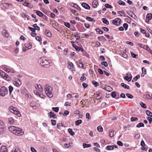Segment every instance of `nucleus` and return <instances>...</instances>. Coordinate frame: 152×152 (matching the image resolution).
<instances>
[{
    "instance_id": "a211bd4d",
    "label": "nucleus",
    "mask_w": 152,
    "mask_h": 152,
    "mask_svg": "<svg viewBox=\"0 0 152 152\" xmlns=\"http://www.w3.org/2000/svg\"><path fill=\"white\" fill-rule=\"evenodd\" d=\"M98 5V1L97 0H94L92 3V6L94 8H96Z\"/></svg>"
},
{
    "instance_id": "423d86ee",
    "label": "nucleus",
    "mask_w": 152,
    "mask_h": 152,
    "mask_svg": "<svg viewBox=\"0 0 152 152\" xmlns=\"http://www.w3.org/2000/svg\"><path fill=\"white\" fill-rule=\"evenodd\" d=\"M112 23L114 25L118 26L121 23V20L120 18H116L112 20Z\"/></svg>"
},
{
    "instance_id": "5fc2aeb1",
    "label": "nucleus",
    "mask_w": 152,
    "mask_h": 152,
    "mask_svg": "<svg viewBox=\"0 0 152 152\" xmlns=\"http://www.w3.org/2000/svg\"><path fill=\"white\" fill-rule=\"evenodd\" d=\"M12 152H21L20 150L18 148H16L14 150L12 151Z\"/></svg>"
},
{
    "instance_id": "5701e85b",
    "label": "nucleus",
    "mask_w": 152,
    "mask_h": 152,
    "mask_svg": "<svg viewBox=\"0 0 152 152\" xmlns=\"http://www.w3.org/2000/svg\"><path fill=\"white\" fill-rule=\"evenodd\" d=\"M6 74H7L5 73L0 69V75L3 78L5 77V76L6 75Z\"/></svg>"
},
{
    "instance_id": "09e8293b",
    "label": "nucleus",
    "mask_w": 152,
    "mask_h": 152,
    "mask_svg": "<svg viewBox=\"0 0 152 152\" xmlns=\"http://www.w3.org/2000/svg\"><path fill=\"white\" fill-rule=\"evenodd\" d=\"M110 136L111 137H113V136L114 131L113 130H111L109 131Z\"/></svg>"
},
{
    "instance_id": "ea45409f",
    "label": "nucleus",
    "mask_w": 152,
    "mask_h": 152,
    "mask_svg": "<svg viewBox=\"0 0 152 152\" xmlns=\"http://www.w3.org/2000/svg\"><path fill=\"white\" fill-rule=\"evenodd\" d=\"M146 113L148 116H150L152 117V113L149 110H147L146 111Z\"/></svg>"
},
{
    "instance_id": "f8f14e48",
    "label": "nucleus",
    "mask_w": 152,
    "mask_h": 152,
    "mask_svg": "<svg viewBox=\"0 0 152 152\" xmlns=\"http://www.w3.org/2000/svg\"><path fill=\"white\" fill-rule=\"evenodd\" d=\"M4 126L3 122L0 121V132H2L4 131Z\"/></svg>"
},
{
    "instance_id": "49530a36",
    "label": "nucleus",
    "mask_w": 152,
    "mask_h": 152,
    "mask_svg": "<svg viewBox=\"0 0 152 152\" xmlns=\"http://www.w3.org/2000/svg\"><path fill=\"white\" fill-rule=\"evenodd\" d=\"M140 75H137L132 80V82H134L136 81L138 79L140 78Z\"/></svg>"
},
{
    "instance_id": "473e14b6",
    "label": "nucleus",
    "mask_w": 152,
    "mask_h": 152,
    "mask_svg": "<svg viewBox=\"0 0 152 152\" xmlns=\"http://www.w3.org/2000/svg\"><path fill=\"white\" fill-rule=\"evenodd\" d=\"M91 34H83L82 35V37L83 38H86V37H88L89 36H91Z\"/></svg>"
},
{
    "instance_id": "f03ea898",
    "label": "nucleus",
    "mask_w": 152,
    "mask_h": 152,
    "mask_svg": "<svg viewBox=\"0 0 152 152\" xmlns=\"http://www.w3.org/2000/svg\"><path fill=\"white\" fill-rule=\"evenodd\" d=\"M44 89L47 96L50 98H52L53 96V94L52 93V87L46 84L44 86Z\"/></svg>"
},
{
    "instance_id": "de8ad7c7",
    "label": "nucleus",
    "mask_w": 152,
    "mask_h": 152,
    "mask_svg": "<svg viewBox=\"0 0 152 152\" xmlns=\"http://www.w3.org/2000/svg\"><path fill=\"white\" fill-rule=\"evenodd\" d=\"M8 88L9 91V93L10 94H11V92H12L13 90V87L11 86H10L8 87Z\"/></svg>"
},
{
    "instance_id": "13d9d810",
    "label": "nucleus",
    "mask_w": 152,
    "mask_h": 152,
    "mask_svg": "<svg viewBox=\"0 0 152 152\" xmlns=\"http://www.w3.org/2000/svg\"><path fill=\"white\" fill-rule=\"evenodd\" d=\"M126 95L129 98L132 99L133 98V96L130 94H126Z\"/></svg>"
},
{
    "instance_id": "ddd939ff",
    "label": "nucleus",
    "mask_w": 152,
    "mask_h": 152,
    "mask_svg": "<svg viewBox=\"0 0 152 152\" xmlns=\"http://www.w3.org/2000/svg\"><path fill=\"white\" fill-rule=\"evenodd\" d=\"M35 87L36 89L40 91H42L43 90V88H42L41 85H36Z\"/></svg>"
},
{
    "instance_id": "a19ab883",
    "label": "nucleus",
    "mask_w": 152,
    "mask_h": 152,
    "mask_svg": "<svg viewBox=\"0 0 152 152\" xmlns=\"http://www.w3.org/2000/svg\"><path fill=\"white\" fill-rule=\"evenodd\" d=\"M83 148H86L90 147L91 146V144H88L86 143H84L83 145Z\"/></svg>"
},
{
    "instance_id": "37998d69",
    "label": "nucleus",
    "mask_w": 152,
    "mask_h": 152,
    "mask_svg": "<svg viewBox=\"0 0 152 152\" xmlns=\"http://www.w3.org/2000/svg\"><path fill=\"white\" fill-rule=\"evenodd\" d=\"M144 124L142 123H140L138 124L137 126L136 127L137 128H140L141 127H144Z\"/></svg>"
},
{
    "instance_id": "f3484780",
    "label": "nucleus",
    "mask_w": 152,
    "mask_h": 152,
    "mask_svg": "<svg viewBox=\"0 0 152 152\" xmlns=\"http://www.w3.org/2000/svg\"><path fill=\"white\" fill-rule=\"evenodd\" d=\"M3 36L6 38H8L9 36V34L6 30H4L2 32Z\"/></svg>"
},
{
    "instance_id": "4c0bfd02",
    "label": "nucleus",
    "mask_w": 152,
    "mask_h": 152,
    "mask_svg": "<svg viewBox=\"0 0 152 152\" xmlns=\"http://www.w3.org/2000/svg\"><path fill=\"white\" fill-rule=\"evenodd\" d=\"M140 104L142 107L143 108H146L147 106L144 103L142 102H140Z\"/></svg>"
},
{
    "instance_id": "c85d7f7f",
    "label": "nucleus",
    "mask_w": 152,
    "mask_h": 152,
    "mask_svg": "<svg viewBox=\"0 0 152 152\" xmlns=\"http://www.w3.org/2000/svg\"><path fill=\"white\" fill-rule=\"evenodd\" d=\"M45 34L48 37H51V33L49 30H46Z\"/></svg>"
},
{
    "instance_id": "c9c22d12",
    "label": "nucleus",
    "mask_w": 152,
    "mask_h": 152,
    "mask_svg": "<svg viewBox=\"0 0 152 152\" xmlns=\"http://www.w3.org/2000/svg\"><path fill=\"white\" fill-rule=\"evenodd\" d=\"M23 5L24 6H28L29 7H31L32 6L31 4L30 3L26 2H24L23 4Z\"/></svg>"
},
{
    "instance_id": "c756f323",
    "label": "nucleus",
    "mask_w": 152,
    "mask_h": 152,
    "mask_svg": "<svg viewBox=\"0 0 152 152\" xmlns=\"http://www.w3.org/2000/svg\"><path fill=\"white\" fill-rule=\"evenodd\" d=\"M144 49L146 50H147L149 51V52L152 54V51L149 48L148 45L145 46Z\"/></svg>"
},
{
    "instance_id": "0e129e2a",
    "label": "nucleus",
    "mask_w": 152,
    "mask_h": 152,
    "mask_svg": "<svg viewBox=\"0 0 152 152\" xmlns=\"http://www.w3.org/2000/svg\"><path fill=\"white\" fill-rule=\"evenodd\" d=\"M140 145L142 147H144L145 146V144L144 141L142 140L140 142Z\"/></svg>"
},
{
    "instance_id": "20e7f679",
    "label": "nucleus",
    "mask_w": 152,
    "mask_h": 152,
    "mask_svg": "<svg viewBox=\"0 0 152 152\" xmlns=\"http://www.w3.org/2000/svg\"><path fill=\"white\" fill-rule=\"evenodd\" d=\"M9 110L11 112L17 115L19 117L20 116L21 114L20 113L15 107L12 106H10L9 107Z\"/></svg>"
},
{
    "instance_id": "412c9836",
    "label": "nucleus",
    "mask_w": 152,
    "mask_h": 152,
    "mask_svg": "<svg viewBox=\"0 0 152 152\" xmlns=\"http://www.w3.org/2000/svg\"><path fill=\"white\" fill-rule=\"evenodd\" d=\"M8 123L10 124H13L14 123V121L13 118L12 117L9 118Z\"/></svg>"
},
{
    "instance_id": "4468645a",
    "label": "nucleus",
    "mask_w": 152,
    "mask_h": 152,
    "mask_svg": "<svg viewBox=\"0 0 152 152\" xmlns=\"http://www.w3.org/2000/svg\"><path fill=\"white\" fill-rule=\"evenodd\" d=\"M81 5L83 7L86 9L89 10L90 8V6L85 3H83L81 4Z\"/></svg>"
},
{
    "instance_id": "774afa93",
    "label": "nucleus",
    "mask_w": 152,
    "mask_h": 152,
    "mask_svg": "<svg viewBox=\"0 0 152 152\" xmlns=\"http://www.w3.org/2000/svg\"><path fill=\"white\" fill-rule=\"evenodd\" d=\"M117 144L118 145L120 146H122L123 145V144L122 142L120 141H117Z\"/></svg>"
},
{
    "instance_id": "6e6552de",
    "label": "nucleus",
    "mask_w": 152,
    "mask_h": 152,
    "mask_svg": "<svg viewBox=\"0 0 152 152\" xmlns=\"http://www.w3.org/2000/svg\"><path fill=\"white\" fill-rule=\"evenodd\" d=\"M13 83L16 86L18 87L21 85L22 83L20 80L17 78L15 80V81L13 82Z\"/></svg>"
},
{
    "instance_id": "6ab92c4d",
    "label": "nucleus",
    "mask_w": 152,
    "mask_h": 152,
    "mask_svg": "<svg viewBox=\"0 0 152 152\" xmlns=\"http://www.w3.org/2000/svg\"><path fill=\"white\" fill-rule=\"evenodd\" d=\"M142 73L141 74V76L142 77H143L146 74V69L144 67H143L142 68Z\"/></svg>"
},
{
    "instance_id": "bb28decb",
    "label": "nucleus",
    "mask_w": 152,
    "mask_h": 152,
    "mask_svg": "<svg viewBox=\"0 0 152 152\" xmlns=\"http://www.w3.org/2000/svg\"><path fill=\"white\" fill-rule=\"evenodd\" d=\"M77 65L79 67L83 69L84 68L83 64L82 62L80 61H79L77 63Z\"/></svg>"
},
{
    "instance_id": "39448f33",
    "label": "nucleus",
    "mask_w": 152,
    "mask_h": 152,
    "mask_svg": "<svg viewBox=\"0 0 152 152\" xmlns=\"http://www.w3.org/2000/svg\"><path fill=\"white\" fill-rule=\"evenodd\" d=\"M8 91L7 89L4 86L2 87L0 89V95L2 96H4L7 94Z\"/></svg>"
},
{
    "instance_id": "3c124183",
    "label": "nucleus",
    "mask_w": 152,
    "mask_h": 152,
    "mask_svg": "<svg viewBox=\"0 0 152 152\" xmlns=\"http://www.w3.org/2000/svg\"><path fill=\"white\" fill-rule=\"evenodd\" d=\"M92 83L95 87H96L99 85V83L94 80L92 81Z\"/></svg>"
},
{
    "instance_id": "e433bc0d",
    "label": "nucleus",
    "mask_w": 152,
    "mask_h": 152,
    "mask_svg": "<svg viewBox=\"0 0 152 152\" xmlns=\"http://www.w3.org/2000/svg\"><path fill=\"white\" fill-rule=\"evenodd\" d=\"M86 19L87 20L90 21L94 22L95 21V20L94 19L92 18L89 17H87L86 18Z\"/></svg>"
},
{
    "instance_id": "6e6d98bb",
    "label": "nucleus",
    "mask_w": 152,
    "mask_h": 152,
    "mask_svg": "<svg viewBox=\"0 0 152 152\" xmlns=\"http://www.w3.org/2000/svg\"><path fill=\"white\" fill-rule=\"evenodd\" d=\"M118 4L121 5H125V3L122 1L120 0L118 1Z\"/></svg>"
},
{
    "instance_id": "9d476101",
    "label": "nucleus",
    "mask_w": 152,
    "mask_h": 152,
    "mask_svg": "<svg viewBox=\"0 0 152 152\" xmlns=\"http://www.w3.org/2000/svg\"><path fill=\"white\" fill-rule=\"evenodd\" d=\"M20 90H21V93L27 97L28 96V91L26 89L24 88H22Z\"/></svg>"
},
{
    "instance_id": "bf43d9fd",
    "label": "nucleus",
    "mask_w": 152,
    "mask_h": 152,
    "mask_svg": "<svg viewBox=\"0 0 152 152\" xmlns=\"http://www.w3.org/2000/svg\"><path fill=\"white\" fill-rule=\"evenodd\" d=\"M123 26L124 27V28H125V30H126L127 29L128 27V25L127 23H124L123 24Z\"/></svg>"
},
{
    "instance_id": "7ed1b4c3",
    "label": "nucleus",
    "mask_w": 152,
    "mask_h": 152,
    "mask_svg": "<svg viewBox=\"0 0 152 152\" xmlns=\"http://www.w3.org/2000/svg\"><path fill=\"white\" fill-rule=\"evenodd\" d=\"M38 62L42 66L45 67H47V66H48L49 64L51 62L50 60H46L44 57H42L39 58L38 60Z\"/></svg>"
},
{
    "instance_id": "1a4fd4ad",
    "label": "nucleus",
    "mask_w": 152,
    "mask_h": 152,
    "mask_svg": "<svg viewBox=\"0 0 152 152\" xmlns=\"http://www.w3.org/2000/svg\"><path fill=\"white\" fill-rule=\"evenodd\" d=\"M34 93L35 94H37V95L39 96L40 98L43 99H45V98L46 97L42 93L38 92L36 91H34Z\"/></svg>"
},
{
    "instance_id": "052dcab7",
    "label": "nucleus",
    "mask_w": 152,
    "mask_h": 152,
    "mask_svg": "<svg viewBox=\"0 0 152 152\" xmlns=\"http://www.w3.org/2000/svg\"><path fill=\"white\" fill-rule=\"evenodd\" d=\"M96 96H95L96 99L97 100L100 99L101 97L99 96V93L97 94H96Z\"/></svg>"
},
{
    "instance_id": "2eb2a0df",
    "label": "nucleus",
    "mask_w": 152,
    "mask_h": 152,
    "mask_svg": "<svg viewBox=\"0 0 152 152\" xmlns=\"http://www.w3.org/2000/svg\"><path fill=\"white\" fill-rule=\"evenodd\" d=\"M0 152H8L7 147L5 146H2Z\"/></svg>"
},
{
    "instance_id": "9b49d317",
    "label": "nucleus",
    "mask_w": 152,
    "mask_h": 152,
    "mask_svg": "<svg viewBox=\"0 0 152 152\" xmlns=\"http://www.w3.org/2000/svg\"><path fill=\"white\" fill-rule=\"evenodd\" d=\"M68 68L69 69H71L72 71L74 70V67L73 64L71 62H69L68 63Z\"/></svg>"
},
{
    "instance_id": "b1692460",
    "label": "nucleus",
    "mask_w": 152,
    "mask_h": 152,
    "mask_svg": "<svg viewBox=\"0 0 152 152\" xmlns=\"http://www.w3.org/2000/svg\"><path fill=\"white\" fill-rule=\"evenodd\" d=\"M30 106L34 109H36L37 107V106L34 102H32L30 103Z\"/></svg>"
},
{
    "instance_id": "cd10ccee",
    "label": "nucleus",
    "mask_w": 152,
    "mask_h": 152,
    "mask_svg": "<svg viewBox=\"0 0 152 152\" xmlns=\"http://www.w3.org/2000/svg\"><path fill=\"white\" fill-rule=\"evenodd\" d=\"M72 46L77 51H79L80 50V48H79V47L77 46L76 45L73 44Z\"/></svg>"
},
{
    "instance_id": "680f3d73",
    "label": "nucleus",
    "mask_w": 152,
    "mask_h": 152,
    "mask_svg": "<svg viewBox=\"0 0 152 152\" xmlns=\"http://www.w3.org/2000/svg\"><path fill=\"white\" fill-rule=\"evenodd\" d=\"M101 64L104 66L105 67H107L108 66L107 63L106 61H103L102 62Z\"/></svg>"
},
{
    "instance_id": "8fccbe9b",
    "label": "nucleus",
    "mask_w": 152,
    "mask_h": 152,
    "mask_svg": "<svg viewBox=\"0 0 152 152\" xmlns=\"http://www.w3.org/2000/svg\"><path fill=\"white\" fill-rule=\"evenodd\" d=\"M96 32H98L100 34H102L103 33V31L99 28L96 29Z\"/></svg>"
},
{
    "instance_id": "dca6fc26",
    "label": "nucleus",
    "mask_w": 152,
    "mask_h": 152,
    "mask_svg": "<svg viewBox=\"0 0 152 152\" xmlns=\"http://www.w3.org/2000/svg\"><path fill=\"white\" fill-rule=\"evenodd\" d=\"M127 13L129 16H130L132 18L135 19V18L136 17V16L133 12L129 11L127 12Z\"/></svg>"
},
{
    "instance_id": "7c9ffc66",
    "label": "nucleus",
    "mask_w": 152,
    "mask_h": 152,
    "mask_svg": "<svg viewBox=\"0 0 152 152\" xmlns=\"http://www.w3.org/2000/svg\"><path fill=\"white\" fill-rule=\"evenodd\" d=\"M102 22L105 24L108 25L109 24V23L108 20L105 18H103L102 19Z\"/></svg>"
},
{
    "instance_id": "e2e57ef3",
    "label": "nucleus",
    "mask_w": 152,
    "mask_h": 152,
    "mask_svg": "<svg viewBox=\"0 0 152 152\" xmlns=\"http://www.w3.org/2000/svg\"><path fill=\"white\" fill-rule=\"evenodd\" d=\"M84 74H82V76L81 77V78L80 79V80H86V78L84 77Z\"/></svg>"
},
{
    "instance_id": "338daca9",
    "label": "nucleus",
    "mask_w": 152,
    "mask_h": 152,
    "mask_svg": "<svg viewBox=\"0 0 152 152\" xmlns=\"http://www.w3.org/2000/svg\"><path fill=\"white\" fill-rule=\"evenodd\" d=\"M64 24L65 26L68 28H69L70 26V24L67 22H65L64 23Z\"/></svg>"
},
{
    "instance_id": "f704fd0d",
    "label": "nucleus",
    "mask_w": 152,
    "mask_h": 152,
    "mask_svg": "<svg viewBox=\"0 0 152 152\" xmlns=\"http://www.w3.org/2000/svg\"><path fill=\"white\" fill-rule=\"evenodd\" d=\"M4 79L8 81H10L11 80V78L7 74H6V75Z\"/></svg>"
},
{
    "instance_id": "79ce46f5",
    "label": "nucleus",
    "mask_w": 152,
    "mask_h": 152,
    "mask_svg": "<svg viewBox=\"0 0 152 152\" xmlns=\"http://www.w3.org/2000/svg\"><path fill=\"white\" fill-rule=\"evenodd\" d=\"M36 13L38 16L41 17H42L44 15L42 13L38 11L36 12Z\"/></svg>"
},
{
    "instance_id": "603ef678",
    "label": "nucleus",
    "mask_w": 152,
    "mask_h": 152,
    "mask_svg": "<svg viewBox=\"0 0 152 152\" xmlns=\"http://www.w3.org/2000/svg\"><path fill=\"white\" fill-rule=\"evenodd\" d=\"M130 119L132 121H134L138 120V119L137 117H132Z\"/></svg>"
},
{
    "instance_id": "393cba45",
    "label": "nucleus",
    "mask_w": 152,
    "mask_h": 152,
    "mask_svg": "<svg viewBox=\"0 0 152 152\" xmlns=\"http://www.w3.org/2000/svg\"><path fill=\"white\" fill-rule=\"evenodd\" d=\"M121 86L125 89H129V87L128 86L124 83H121Z\"/></svg>"
},
{
    "instance_id": "58836bf2",
    "label": "nucleus",
    "mask_w": 152,
    "mask_h": 152,
    "mask_svg": "<svg viewBox=\"0 0 152 152\" xmlns=\"http://www.w3.org/2000/svg\"><path fill=\"white\" fill-rule=\"evenodd\" d=\"M3 69L5 72H6L7 73L10 72L11 71V69H10L8 68L7 67L4 68Z\"/></svg>"
},
{
    "instance_id": "0eeeda50",
    "label": "nucleus",
    "mask_w": 152,
    "mask_h": 152,
    "mask_svg": "<svg viewBox=\"0 0 152 152\" xmlns=\"http://www.w3.org/2000/svg\"><path fill=\"white\" fill-rule=\"evenodd\" d=\"M126 76L124 77V79L127 81L128 82H130L132 80V76L131 74L126 73Z\"/></svg>"
},
{
    "instance_id": "c03bdc74",
    "label": "nucleus",
    "mask_w": 152,
    "mask_h": 152,
    "mask_svg": "<svg viewBox=\"0 0 152 152\" xmlns=\"http://www.w3.org/2000/svg\"><path fill=\"white\" fill-rule=\"evenodd\" d=\"M82 123V120H79L76 121L75 122V125L76 126H78Z\"/></svg>"
},
{
    "instance_id": "4be33fe9",
    "label": "nucleus",
    "mask_w": 152,
    "mask_h": 152,
    "mask_svg": "<svg viewBox=\"0 0 152 152\" xmlns=\"http://www.w3.org/2000/svg\"><path fill=\"white\" fill-rule=\"evenodd\" d=\"M49 113V115L50 116V118H56L57 117L56 115L53 112H50Z\"/></svg>"
},
{
    "instance_id": "a18cd8bd",
    "label": "nucleus",
    "mask_w": 152,
    "mask_h": 152,
    "mask_svg": "<svg viewBox=\"0 0 152 152\" xmlns=\"http://www.w3.org/2000/svg\"><path fill=\"white\" fill-rule=\"evenodd\" d=\"M97 130L100 132H102L103 130L102 127L101 126H99L97 127Z\"/></svg>"
},
{
    "instance_id": "4d7b16f0",
    "label": "nucleus",
    "mask_w": 152,
    "mask_h": 152,
    "mask_svg": "<svg viewBox=\"0 0 152 152\" xmlns=\"http://www.w3.org/2000/svg\"><path fill=\"white\" fill-rule=\"evenodd\" d=\"M104 6L106 7V8H112V6L111 5H110L108 4H105Z\"/></svg>"
},
{
    "instance_id": "aec40b11",
    "label": "nucleus",
    "mask_w": 152,
    "mask_h": 152,
    "mask_svg": "<svg viewBox=\"0 0 152 152\" xmlns=\"http://www.w3.org/2000/svg\"><path fill=\"white\" fill-rule=\"evenodd\" d=\"M25 46H26L28 49H30L32 48V44L29 42L25 44Z\"/></svg>"
},
{
    "instance_id": "f257e3e1",
    "label": "nucleus",
    "mask_w": 152,
    "mask_h": 152,
    "mask_svg": "<svg viewBox=\"0 0 152 152\" xmlns=\"http://www.w3.org/2000/svg\"><path fill=\"white\" fill-rule=\"evenodd\" d=\"M10 131L14 134L18 136H21L24 133L21 128L14 126H11L8 128Z\"/></svg>"
},
{
    "instance_id": "2f4dec72",
    "label": "nucleus",
    "mask_w": 152,
    "mask_h": 152,
    "mask_svg": "<svg viewBox=\"0 0 152 152\" xmlns=\"http://www.w3.org/2000/svg\"><path fill=\"white\" fill-rule=\"evenodd\" d=\"M68 131L71 135L72 136L75 134V132L73 131L72 129L69 128L68 129Z\"/></svg>"
},
{
    "instance_id": "69168bd1",
    "label": "nucleus",
    "mask_w": 152,
    "mask_h": 152,
    "mask_svg": "<svg viewBox=\"0 0 152 152\" xmlns=\"http://www.w3.org/2000/svg\"><path fill=\"white\" fill-rule=\"evenodd\" d=\"M147 119L149 121V123L150 124H151L152 121V118L151 117H148L147 118Z\"/></svg>"
},
{
    "instance_id": "72a5a7b5",
    "label": "nucleus",
    "mask_w": 152,
    "mask_h": 152,
    "mask_svg": "<svg viewBox=\"0 0 152 152\" xmlns=\"http://www.w3.org/2000/svg\"><path fill=\"white\" fill-rule=\"evenodd\" d=\"M146 18L148 20H151L152 18V14L151 13H148L146 15Z\"/></svg>"
},
{
    "instance_id": "a878e982",
    "label": "nucleus",
    "mask_w": 152,
    "mask_h": 152,
    "mask_svg": "<svg viewBox=\"0 0 152 152\" xmlns=\"http://www.w3.org/2000/svg\"><path fill=\"white\" fill-rule=\"evenodd\" d=\"M106 149L107 150H113V145H108L106 147Z\"/></svg>"
},
{
    "instance_id": "864d4df0",
    "label": "nucleus",
    "mask_w": 152,
    "mask_h": 152,
    "mask_svg": "<svg viewBox=\"0 0 152 152\" xmlns=\"http://www.w3.org/2000/svg\"><path fill=\"white\" fill-rule=\"evenodd\" d=\"M52 109L55 112H57L58 111L59 108L58 107H53L52 108Z\"/></svg>"
}]
</instances>
